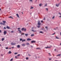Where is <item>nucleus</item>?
I'll list each match as a JSON object with an SVG mask.
<instances>
[{
  "label": "nucleus",
  "instance_id": "f257e3e1",
  "mask_svg": "<svg viewBox=\"0 0 61 61\" xmlns=\"http://www.w3.org/2000/svg\"><path fill=\"white\" fill-rule=\"evenodd\" d=\"M21 30L22 31H26V29L25 28H23L21 29Z\"/></svg>",
  "mask_w": 61,
  "mask_h": 61
},
{
  "label": "nucleus",
  "instance_id": "f03ea898",
  "mask_svg": "<svg viewBox=\"0 0 61 61\" xmlns=\"http://www.w3.org/2000/svg\"><path fill=\"white\" fill-rule=\"evenodd\" d=\"M41 25V23H40V21H38V25Z\"/></svg>",
  "mask_w": 61,
  "mask_h": 61
},
{
  "label": "nucleus",
  "instance_id": "7ed1b4c3",
  "mask_svg": "<svg viewBox=\"0 0 61 61\" xmlns=\"http://www.w3.org/2000/svg\"><path fill=\"white\" fill-rule=\"evenodd\" d=\"M36 41H31V43L32 44H33V43H36Z\"/></svg>",
  "mask_w": 61,
  "mask_h": 61
},
{
  "label": "nucleus",
  "instance_id": "20e7f679",
  "mask_svg": "<svg viewBox=\"0 0 61 61\" xmlns=\"http://www.w3.org/2000/svg\"><path fill=\"white\" fill-rule=\"evenodd\" d=\"M16 44V43H13V42H11V45L12 46H13V45H15Z\"/></svg>",
  "mask_w": 61,
  "mask_h": 61
},
{
  "label": "nucleus",
  "instance_id": "39448f33",
  "mask_svg": "<svg viewBox=\"0 0 61 61\" xmlns=\"http://www.w3.org/2000/svg\"><path fill=\"white\" fill-rule=\"evenodd\" d=\"M4 35H6V33H7V32L5 31H4Z\"/></svg>",
  "mask_w": 61,
  "mask_h": 61
},
{
  "label": "nucleus",
  "instance_id": "423d86ee",
  "mask_svg": "<svg viewBox=\"0 0 61 61\" xmlns=\"http://www.w3.org/2000/svg\"><path fill=\"white\" fill-rule=\"evenodd\" d=\"M27 41H30V40H31V39L29 38H28L27 39Z\"/></svg>",
  "mask_w": 61,
  "mask_h": 61
},
{
  "label": "nucleus",
  "instance_id": "0eeeda50",
  "mask_svg": "<svg viewBox=\"0 0 61 61\" xmlns=\"http://www.w3.org/2000/svg\"><path fill=\"white\" fill-rule=\"evenodd\" d=\"M2 22L3 23V24H4V25H5V23L6 22V21H2Z\"/></svg>",
  "mask_w": 61,
  "mask_h": 61
},
{
  "label": "nucleus",
  "instance_id": "6e6552de",
  "mask_svg": "<svg viewBox=\"0 0 61 61\" xmlns=\"http://www.w3.org/2000/svg\"><path fill=\"white\" fill-rule=\"evenodd\" d=\"M17 47L18 48H19V47H20V46L19 45H18L17 46Z\"/></svg>",
  "mask_w": 61,
  "mask_h": 61
},
{
  "label": "nucleus",
  "instance_id": "1a4fd4ad",
  "mask_svg": "<svg viewBox=\"0 0 61 61\" xmlns=\"http://www.w3.org/2000/svg\"><path fill=\"white\" fill-rule=\"evenodd\" d=\"M0 24L1 25H5L4 24H3V23H2V22H0Z\"/></svg>",
  "mask_w": 61,
  "mask_h": 61
},
{
  "label": "nucleus",
  "instance_id": "9d476101",
  "mask_svg": "<svg viewBox=\"0 0 61 61\" xmlns=\"http://www.w3.org/2000/svg\"><path fill=\"white\" fill-rule=\"evenodd\" d=\"M46 48H51V47H45Z\"/></svg>",
  "mask_w": 61,
  "mask_h": 61
},
{
  "label": "nucleus",
  "instance_id": "9b49d317",
  "mask_svg": "<svg viewBox=\"0 0 61 61\" xmlns=\"http://www.w3.org/2000/svg\"><path fill=\"white\" fill-rule=\"evenodd\" d=\"M6 28H7V29H10V27H9L8 26H7Z\"/></svg>",
  "mask_w": 61,
  "mask_h": 61
},
{
  "label": "nucleus",
  "instance_id": "f8f14e48",
  "mask_svg": "<svg viewBox=\"0 0 61 61\" xmlns=\"http://www.w3.org/2000/svg\"><path fill=\"white\" fill-rule=\"evenodd\" d=\"M28 34H25V36H28Z\"/></svg>",
  "mask_w": 61,
  "mask_h": 61
},
{
  "label": "nucleus",
  "instance_id": "ddd939ff",
  "mask_svg": "<svg viewBox=\"0 0 61 61\" xmlns=\"http://www.w3.org/2000/svg\"><path fill=\"white\" fill-rule=\"evenodd\" d=\"M25 41V39L24 40H22V42H23L24 41Z\"/></svg>",
  "mask_w": 61,
  "mask_h": 61
},
{
  "label": "nucleus",
  "instance_id": "4468645a",
  "mask_svg": "<svg viewBox=\"0 0 61 61\" xmlns=\"http://www.w3.org/2000/svg\"><path fill=\"white\" fill-rule=\"evenodd\" d=\"M18 31H19L20 32L19 33H20V34L21 33V30H18Z\"/></svg>",
  "mask_w": 61,
  "mask_h": 61
},
{
  "label": "nucleus",
  "instance_id": "2eb2a0df",
  "mask_svg": "<svg viewBox=\"0 0 61 61\" xmlns=\"http://www.w3.org/2000/svg\"><path fill=\"white\" fill-rule=\"evenodd\" d=\"M30 2H33V0H29Z\"/></svg>",
  "mask_w": 61,
  "mask_h": 61
},
{
  "label": "nucleus",
  "instance_id": "dca6fc26",
  "mask_svg": "<svg viewBox=\"0 0 61 61\" xmlns=\"http://www.w3.org/2000/svg\"><path fill=\"white\" fill-rule=\"evenodd\" d=\"M55 37L56 38V39H59V38L57 37L56 36H55Z\"/></svg>",
  "mask_w": 61,
  "mask_h": 61
},
{
  "label": "nucleus",
  "instance_id": "f3484780",
  "mask_svg": "<svg viewBox=\"0 0 61 61\" xmlns=\"http://www.w3.org/2000/svg\"><path fill=\"white\" fill-rule=\"evenodd\" d=\"M40 6H41L42 5V4H40L39 5Z\"/></svg>",
  "mask_w": 61,
  "mask_h": 61
},
{
  "label": "nucleus",
  "instance_id": "a211bd4d",
  "mask_svg": "<svg viewBox=\"0 0 61 61\" xmlns=\"http://www.w3.org/2000/svg\"><path fill=\"white\" fill-rule=\"evenodd\" d=\"M16 15L17 16V17H19V15H18V14H16Z\"/></svg>",
  "mask_w": 61,
  "mask_h": 61
},
{
  "label": "nucleus",
  "instance_id": "6ab92c4d",
  "mask_svg": "<svg viewBox=\"0 0 61 61\" xmlns=\"http://www.w3.org/2000/svg\"><path fill=\"white\" fill-rule=\"evenodd\" d=\"M40 33H41V34H43V32L41 31H40Z\"/></svg>",
  "mask_w": 61,
  "mask_h": 61
},
{
  "label": "nucleus",
  "instance_id": "aec40b11",
  "mask_svg": "<svg viewBox=\"0 0 61 61\" xmlns=\"http://www.w3.org/2000/svg\"><path fill=\"white\" fill-rule=\"evenodd\" d=\"M36 49H40V48H36Z\"/></svg>",
  "mask_w": 61,
  "mask_h": 61
},
{
  "label": "nucleus",
  "instance_id": "412c9836",
  "mask_svg": "<svg viewBox=\"0 0 61 61\" xmlns=\"http://www.w3.org/2000/svg\"><path fill=\"white\" fill-rule=\"evenodd\" d=\"M59 4H56V6H59Z\"/></svg>",
  "mask_w": 61,
  "mask_h": 61
},
{
  "label": "nucleus",
  "instance_id": "4be33fe9",
  "mask_svg": "<svg viewBox=\"0 0 61 61\" xmlns=\"http://www.w3.org/2000/svg\"><path fill=\"white\" fill-rule=\"evenodd\" d=\"M37 27H38V28H40V25H39V26H37Z\"/></svg>",
  "mask_w": 61,
  "mask_h": 61
},
{
  "label": "nucleus",
  "instance_id": "5701e85b",
  "mask_svg": "<svg viewBox=\"0 0 61 61\" xmlns=\"http://www.w3.org/2000/svg\"><path fill=\"white\" fill-rule=\"evenodd\" d=\"M31 31H33V32H36V30H35V31H34V30H31Z\"/></svg>",
  "mask_w": 61,
  "mask_h": 61
},
{
  "label": "nucleus",
  "instance_id": "b1692460",
  "mask_svg": "<svg viewBox=\"0 0 61 61\" xmlns=\"http://www.w3.org/2000/svg\"><path fill=\"white\" fill-rule=\"evenodd\" d=\"M4 38H2V41H4Z\"/></svg>",
  "mask_w": 61,
  "mask_h": 61
},
{
  "label": "nucleus",
  "instance_id": "393cba45",
  "mask_svg": "<svg viewBox=\"0 0 61 61\" xmlns=\"http://www.w3.org/2000/svg\"><path fill=\"white\" fill-rule=\"evenodd\" d=\"M25 46V44H23L22 45V46Z\"/></svg>",
  "mask_w": 61,
  "mask_h": 61
},
{
  "label": "nucleus",
  "instance_id": "a878e982",
  "mask_svg": "<svg viewBox=\"0 0 61 61\" xmlns=\"http://www.w3.org/2000/svg\"><path fill=\"white\" fill-rule=\"evenodd\" d=\"M11 51H9V54H11Z\"/></svg>",
  "mask_w": 61,
  "mask_h": 61
},
{
  "label": "nucleus",
  "instance_id": "bb28decb",
  "mask_svg": "<svg viewBox=\"0 0 61 61\" xmlns=\"http://www.w3.org/2000/svg\"><path fill=\"white\" fill-rule=\"evenodd\" d=\"M34 36V34H31V36Z\"/></svg>",
  "mask_w": 61,
  "mask_h": 61
},
{
  "label": "nucleus",
  "instance_id": "cd10ccee",
  "mask_svg": "<svg viewBox=\"0 0 61 61\" xmlns=\"http://www.w3.org/2000/svg\"><path fill=\"white\" fill-rule=\"evenodd\" d=\"M60 55H61V54H59V55H57L56 56H60Z\"/></svg>",
  "mask_w": 61,
  "mask_h": 61
},
{
  "label": "nucleus",
  "instance_id": "c85d7f7f",
  "mask_svg": "<svg viewBox=\"0 0 61 61\" xmlns=\"http://www.w3.org/2000/svg\"><path fill=\"white\" fill-rule=\"evenodd\" d=\"M33 8H34V7H31V8H30V9H33Z\"/></svg>",
  "mask_w": 61,
  "mask_h": 61
},
{
  "label": "nucleus",
  "instance_id": "c756f323",
  "mask_svg": "<svg viewBox=\"0 0 61 61\" xmlns=\"http://www.w3.org/2000/svg\"><path fill=\"white\" fill-rule=\"evenodd\" d=\"M45 28H46V29H47H47H48V28H47V27H46H46H45Z\"/></svg>",
  "mask_w": 61,
  "mask_h": 61
},
{
  "label": "nucleus",
  "instance_id": "7c9ffc66",
  "mask_svg": "<svg viewBox=\"0 0 61 61\" xmlns=\"http://www.w3.org/2000/svg\"><path fill=\"white\" fill-rule=\"evenodd\" d=\"M13 61V58L11 59L10 60V61Z\"/></svg>",
  "mask_w": 61,
  "mask_h": 61
},
{
  "label": "nucleus",
  "instance_id": "2f4dec72",
  "mask_svg": "<svg viewBox=\"0 0 61 61\" xmlns=\"http://www.w3.org/2000/svg\"><path fill=\"white\" fill-rule=\"evenodd\" d=\"M29 43H26V45H29Z\"/></svg>",
  "mask_w": 61,
  "mask_h": 61
},
{
  "label": "nucleus",
  "instance_id": "473e14b6",
  "mask_svg": "<svg viewBox=\"0 0 61 61\" xmlns=\"http://www.w3.org/2000/svg\"><path fill=\"white\" fill-rule=\"evenodd\" d=\"M8 49V47H6V49Z\"/></svg>",
  "mask_w": 61,
  "mask_h": 61
},
{
  "label": "nucleus",
  "instance_id": "72a5a7b5",
  "mask_svg": "<svg viewBox=\"0 0 61 61\" xmlns=\"http://www.w3.org/2000/svg\"><path fill=\"white\" fill-rule=\"evenodd\" d=\"M22 40V39L20 38V41H21V40Z\"/></svg>",
  "mask_w": 61,
  "mask_h": 61
},
{
  "label": "nucleus",
  "instance_id": "f704fd0d",
  "mask_svg": "<svg viewBox=\"0 0 61 61\" xmlns=\"http://www.w3.org/2000/svg\"><path fill=\"white\" fill-rule=\"evenodd\" d=\"M17 54V53H14V54H15V55H16V54Z\"/></svg>",
  "mask_w": 61,
  "mask_h": 61
},
{
  "label": "nucleus",
  "instance_id": "c9c22d12",
  "mask_svg": "<svg viewBox=\"0 0 61 61\" xmlns=\"http://www.w3.org/2000/svg\"><path fill=\"white\" fill-rule=\"evenodd\" d=\"M56 33H53L52 34V35H54V34H55Z\"/></svg>",
  "mask_w": 61,
  "mask_h": 61
},
{
  "label": "nucleus",
  "instance_id": "e433bc0d",
  "mask_svg": "<svg viewBox=\"0 0 61 61\" xmlns=\"http://www.w3.org/2000/svg\"><path fill=\"white\" fill-rule=\"evenodd\" d=\"M24 33H23V34H21V35L22 36V35H24Z\"/></svg>",
  "mask_w": 61,
  "mask_h": 61
},
{
  "label": "nucleus",
  "instance_id": "4c0bfd02",
  "mask_svg": "<svg viewBox=\"0 0 61 61\" xmlns=\"http://www.w3.org/2000/svg\"><path fill=\"white\" fill-rule=\"evenodd\" d=\"M11 33H14V31L13 30L11 31Z\"/></svg>",
  "mask_w": 61,
  "mask_h": 61
},
{
  "label": "nucleus",
  "instance_id": "58836bf2",
  "mask_svg": "<svg viewBox=\"0 0 61 61\" xmlns=\"http://www.w3.org/2000/svg\"><path fill=\"white\" fill-rule=\"evenodd\" d=\"M46 10L47 11V10H48V8H46Z\"/></svg>",
  "mask_w": 61,
  "mask_h": 61
},
{
  "label": "nucleus",
  "instance_id": "ea45409f",
  "mask_svg": "<svg viewBox=\"0 0 61 61\" xmlns=\"http://www.w3.org/2000/svg\"><path fill=\"white\" fill-rule=\"evenodd\" d=\"M33 28H34V27L31 28V29H33Z\"/></svg>",
  "mask_w": 61,
  "mask_h": 61
},
{
  "label": "nucleus",
  "instance_id": "a19ab883",
  "mask_svg": "<svg viewBox=\"0 0 61 61\" xmlns=\"http://www.w3.org/2000/svg\"><path fill=\"white\" fill-rule=\"evenodd\" d=\"M20 56V54H18L17 55V56Z\"/></svg>",
  "mask_w": 61,
  "mask_h": 61
},
{
  "label": "nucleus",
  "instance_id": "79ce46f5",
  "mask_svg": "<svg viewBox=\"0 0 61 61\" xmlns=\"http://www.w3.org/2000/svg\"><path fill=\"white\" fill-rule=\"evenodd\" d=\"M54 17H54V16H53L52 18V19H54Z\"/></svg>",
  "mask_w": 61,
  "mask_h": 61
},
{
  "label": "nucleus",
  "instance_id": "37998d69",
  "mask_svg": "<svg viewBox=\"0 0 61 61\" xmlns=\"http://www.w3.org/2000/svg\"><path fill=\"white\" fill-rule=\"evenodd\" d=\"M46 5H47V4H45V6H46Z\"/></svg>",
  "mask_w": 61,
  "mask_h": 61
},
{
  "label": "nucleus",
  "instance_id": "c03bdc74",
  "mask_svg": "<svg viewBox=\"0 0 61 61\" xmlns=\"http://www.w3.org/2000/svg\"><path fill=\"white\" fill-rule=\"evenodd\" d=\"M59 14L61 15V14L60 13H59Z\"/></svg>",
  "mask_w": 61,
  "mask_h": 61
},
{
  "label": "nucleus",
  "instance_id": "a18cd8bd",
  "mask_svg": "<svg viewBox=\"0 0 61 61\" xmlns=\"http://www.w3.org/2000/svg\"><path fill=\"white\" fill-rule=\"evenodd\" d=\"M46 19V18H44V19H43V20H45V19Z\"/></svg>",
  "mask_w": 61,
  "mask_h": 61
},
{
  "label": "nucleus",
  "instance_id": "49530a36",
  "mask_svg": "<svg viewBox=\"0 0 61 61\" xmlns=\"http://www.w3.org/2000/svg\"><path fill=\"white\" fill-rule=\"evenodd\" d=\"M41 23H43V21L42 20L41 21Z\"/></svg>",
  "mask_w": 61,
  "mask_h": 61
},
{
  "label": "nucleus",
  "instance_id": "de8ad7c7",
  "mask_svg": "<svg viewBox=\"0 0 61 61\" xmlns=\"http://www.w3.org/2000/svg\"><path fill=\"white\" fill-rule=\"evenodd\" d=\"M28 56H31V55L29 54H28Z\"/></svg>",
  "mask_w": 61,
  "mask_h": 61
},
{
  "label": "nucleus",
  "instance_id": "09e8293b",
  "mask_svg": "<svg viewBox=\"0 0 61 61\" xmlns=\"http://www.w3.org/2000/svg\"><path fill=\"white\" fill-rule=\"evenodd\" d=\"M11 17H11V16H10V17H9V18H11Z\"/></svg>",
  "mask_w": 61,
  "mask_h": 61
},
{
  "label": "nucleus",
  "instance_id": "8fccbe9b",
  "mask_svg": "<svg viewBox=\"0 0 61 61\" xmlns=\"http://www.w3.org/2000/svg\"><path fill=\"white\" fill-rule=\"evenodd\" d=\"M49 56H51V54H50V53H49Z\"/></svg>",
  "mask_w": 61,
  "mask_h": 61
},
{
  "label": "nucleus",
  "instance_id": "3c124183",
  "mask_svg": "<svg viewBox=\"0 0 61 61\" xmlns=\"http://www.w3.org/2000/svg\"><path fill=\"white\" fill-rule=\"evenodd\" d=\"M4 29H6V28L5 27H4Z\"/></svg>",
  "mask_w": 61,
  "mask_h": 61
},
{
  "label": "nucleus",
  "instance_id": "603ef678",
  "mask_svg": "<svg viewBox=\"0 0 61 61\" xmlns=\"http://www.w3.org/2000/svg\"><path fill=\"white\" fill-rule=\"evenodd\" d=\"M20 29V28H18V30H19V29Z\"/></svg>",
  "mask_w": 61,
  "mask_h": 61
},
{
  "label": "nucleus",
  "instance_id": "864d4df0",
  "mask_svg": "<svg viewBox=\"0 0 61 61\" xmlns=\"http://www.w3.org/2000/svg\"><path fill=\"white\" fill-rule=\"evenodd\" d=\"M49 60H51V58L49 59Z\"/></svg>",
  "mask_w": 61,
  "mask_h": 61
},
{
  "label": "nucleus",
  "instance_id": "5fc2aeb1",
  "mask_svg": "<svg viewBox=\"0 0 61 61\" xmlns=\"http://www.w3.org/2000/svg\"><path fill=\"white\" fill-rule=\"evenodd\" d=\"M26 59L27 60V59H28V58L27 57L26 58Z\"/></svg>",
  "mask_w": 61,
  "mask_h": 61
},
{
  "label": "nucleus",
  "instance_id": "6e6d98bb",
  "mask_svg": "<svg viewBox=\"0 0 61 61\" xmlns=\"http://www.w3.org/2000/svg\"><path fill=\"white\" fill-rule=\"evenodd\" d=\"M15 57V58H17V57L16 56Z\"/></svg>",
  "mask_w": 61,
  "mask_h": 61
},
{
  "label": "nucleus",
  "instance_id": "4d7b16f0",
  "mask_svg": "<svg viewBox=\"0 0 61 61\" xmlns=\"http://www.w3.org/2000/svg\"><path fill=\"white\" fill-rule=\"evenodd\" d=\"M1 56H3V54H1Z\"/></svg>",
  "mask_w": 61,
  "mask_h": 61
},
{
  "label": "nucleus",
  "instance_id": "13d9d810",
  "mask_svg": "<svg viewBox=\"0 0 61 61\" xmlns=\"http://www.w3.org/2000/svg\"><path fill=\"white\" fill-rule=\"evenodd\" d=\"M1 30H0V33H1Z\"/></svg>",
  "mask_w": 61,
  "mask_h": 61
},
{
  "label": "nucleus",
  "instance_id": "bf43d9fd",
  "mask_svg": "<svg viewBox=\"0 0 61 61\" xmlns=\"http://www.w3.org/2000/svg\"><path fill=\"white\" fill-rule=\"evenodd\" d=\"M11 48H14V47H11Z\"/></svg>",
  "mask_w": 61,
  "mask_h": 61
},
{
  "label": "nucleus",
  "instance_id": "052dcab7",
  "mask_svg": "<svg viewBox=\"0 0 61 61\" xmlns=\"http://www.w3.org/2000/svg\"><path fill=\"white\" fill-rule=\"evenodd\" d=\"M0 46H2V45H1V44H0Z\"/></svg>",
  "mask_w": 61,
  "mask_h": 61
},
{
  "label": "nucleus",
  "instance_id": "680f3d73",
  "mask_svg": "<svg viewBox=\"0 0 61 61\" xmlns=\"http://www.w3.org/2000/svg\"><path fill=\"white\" fill-rule=\"evenodd\" d=\"M31 47H33V46H31Z\"/></svg>",
  "mask_w": 61,
  "mask_h": 61
},
{
  "label": "nucleus",
  "instance_id": "e2e57ef3",
  "mask_svg": "<svg viewBox=\"0 0 61 61\" xmlns=\"http://www.w3.org/2000/svg\"><path fill=\"white\" fill-rule=\"evenodd\" d=\"M11 18H12V19H13V18L12 17H11Z\"/></svg>",
  "mask_w": 61,
  "mask_h": 61
},
{
  "label": "nucleus",
  "instance_id": "0e129e2a",
  "mask_svg": "<svg viewBox=\"0 0 61 61\" xmlns=\"http://www.w3.org/2000/svg\"><path fill=\"white\" fill-rule=\"evenodd\" d=\"M21 13H22V14H23V12H22Z\"/></svg>",
  "mask_w": 61,
  "mask_h": 61
},
{
  "label": "nucleus",
  "instance_id": "69168bd1",
  "mask_svg": "<svg viewBox=\"0 0 61 61\" xmlns=\"http://www.w3.org/2000/svg\"><path fill=\"white\" fill-rule=\"evenodd\" d=\"M60 35L61 36V32L60 33Z\"/></svg>",
  "mask_w": 61,
  "mask_h": 61
},
{
  "label": "nucleus",
  "instance_id": "338daca9",
  "mask_svg": "<svg viewBox=\"0 0 61 61\" xmlns=\"http://www.w3.org/2000/svg\"><path fill=\"white\" fill-rule=\"evenodd\" d=\"M59 17H61V16H59Z\"/></svg>",
  "mask_w": 61,
  "mask_h": 61
},
{
  "label": "nucleus",
  "instance_id": "774afa93",
  "mask_svg": "<svg viewBox=\"0 0 61 61\" xmlns=\"http://www.w3.org/2000/svg\"><path fill=\"white\" fill-rule=\"evenodd\" d=\"M55 61H57V60H56Z\"/></svg>",
  "mask_w": 61,
  "mask_h": 61
}]
</instances>
